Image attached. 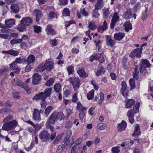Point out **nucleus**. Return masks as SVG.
Returning a JSON list of instances; mask_svg holds the SVG:
<instances>
[{"mask_svg": "<svg viewBox=\"0 0 153 153\" xmlns=\"http://www.w3.org/2000/svg\"><path fill=\"white\" fill-rule=\"evenodd\" d=\"M126 104L125 107L126 108H130L134 104L135 101L133 99H126L125 100Z\"/></svg>", "mask_w": 153, "mask_h": 153, "instance_id": "obj_17", "label": "nucleus"}, {"mask_svg": "<svg viewBox=\"0 0 153 153\" xmlns=\"http://www.w3.org/2000/svg\"><path fill=\"white\" fill-rule=\"evenodd\" d=\"M46 69V67L44 64H41L39 65L38 67L36 68V70L37 71L39 72H42Z\"/></svg>", "mask_w": 153, "mask_h": 153, "instance_id": "obj_35", "label": "nucleus"}, {"mask_svg": "<svg viewBox=\"0 0 153 153\" xmlns=\"http://www.w3.org/2000/svg\"><path fill=\"white\" fill-rule=\"evenodd\" d=\"M56 16L55 13L53 12L50 11L48 15L49 17L51 19H52L55 17Z\"/></svg>", "mask_w": 153, "mask_h": 153, "instance_id": "obj_64", "label": "nucleus"}, {"mask_svg": "<svg viewBox=\"0 0 153 153\" xmlns=\"http://www.w3.org/2000/svg\"><path fill=\"white\" fill-rule=\"evenodd\" d=\"M16 62L18 64H22L26 63V59L25 58H21V57L16 58L15 59Z\"/></svg>", "mask_w": 153, "mask_h": 153, "instance_id": "obj_33", "label": "nucleus"}, {"mask_svg": "<svg viewBox=\"0 0 153 153\" xmlns=\"http://www.w3.org/2000/svg\"><path fill=\"white\" fill-rule=\"evenodd\" d=\"M72 122L71 121L67 122L65 124V127L66 128H71L72 126Z\"/></svg>", "mask_w": 153, "mask_h": 153, "instance_id": "obj_55", "label": "nucleus"}, {"mask_svg": "<svg viewBox=\"0 0 153 153\" xmlns=\"http://www.w3.org/2000/svg\"><path fill=\"white\" fill-rule=\"evenodd\" d=\"M52 90L51 88H47L45 90L44 92H40L39 94H36L33 98V99L35 100H41L44 101L47 97L50 96Z\"/></svg>", "mask_w": 153, "mask_h": 153, "instance_id": "obj_3", "label": "nucleus"}, {"mask_svg": "<svg viewBox=\"0 0 153 153\" xmlns=\"http://www.w3.org/2000/svg\"><path fill=\"white\" fill-rule=\"evenodd\" d=\"M88 28L91 30H94L97 27V26L95 23L92 22H90L88 23Z\"/></svg>", "mask_w": 153, "mask_h": 153, "instance_id": "obj_46", "label": "nucleus"}, {"mask_svg": "<svg viewBox=\"0 0 153 153\" xmlns=\"http://www.w3.org/2000/svg\"><path fill=\"white\" fill-rule=\"evenodd\" d=\"M127 126V123L126 122L123 120L122 121L121 123L119 124L118 125V130L120 132L125 130Z\"/></svg>", "mask_w": 153, "mask_h": 153, "instance_id": "obj_16", "label": "nucleus"}, {"mask_svg": "<svg viewBox=\"0 0 153 153\" xmlns=\"http://www.w3.org/2000/svg\"><path fill=\"white\" fill-rule=\"evenodd\" d=\"M45 125L46 127L50 129L51 131L50 139L52 140L54 139L55 138L56 136V133L54 131L53 126L51 125L50 123L49 122H46Z\"/></svg>", "mask_w": 153, "mask_h": 153, "instance_id": "obj_10", "label": "nucleus"}, {"mask_svg": "<svg viewBox=\"0 0 153 153\" xmlns=\"http://www.w3.org/2000/svg\"><path fill=\"white\" fill-rule=\"evenodd\" d=\"M140 128L138 124H137L135 126V130L133 133V135L138 136L140 134Z\"/></svg>", "mask_w": 153, "mask_h": 153, "instance_id": "obj_34", "label": "nucleus"}, {"mask_svg": "<svg viewBox=\"0 0 153 153\" xmlns=\"http://www.w3.org/2000/svg\"><path fill=\"white\" fill-rule=\"evenodd\" d=\"M140 104L137 102L135 104L133 109H130L128 111L127 115L128 117L129 121L130 123L132 124L134 122V117L135 114L139 112Z\"/></svg>", "mask_w": 153, "mask_h": 153, "instance_id": "obj_4", "label": "nucleus"}, {"mask_svg": "<svg viewBox=\"0 0 153 153\" xmlns=\"http://www.w3.org/2000/svg\"><path fill=\"white\" fill-rule=\"evenodd\" d=\"M45 31L48 35L53 36L56 34V33L51 25H48L47 26Z\"/></svg>", "mask_w": 153, "mask_h": 153, "instance_id": "obj_12", "label": "nucleus"}, {"mask_svg": "<svg viewBox=\"0 0 153 153\" xmlns=\"http://www.w3.org/2000/svg\"><path fill=\"white\" fill-rule=\"evenodd\" d=\"M109 8L104 9L103 13V15L104 17L107 18L110 15H111V11H109Z\"/></svg>", "mask_w": 153, "mask_h": 153, "instance_id": "obj_36", "label": "nucleus"}, {"mask_svg": "<svg viewBox=\"0 0 153 153\" xmlns=\"http://www.w3.org/2000/svg\"><path fill=\"white\" fill-rule=\"evenodd\" d=\"M84 111H81L79 113V117L80 120H82L85 114V113L84 112Z\"/></svg>", "mask_w": 153, "mask_h": 153, "instance_id": "obj_63", "label": "nucleus"}, {"mask_svg": "<svg viewBox=\"0 0 153 153\" xmlns=\"http://www.w3.org/2000/svg\"><path fill=\"white\" fill-rule=\"evenodd\" d=\"M61 85L59 83L56 84L54 85V90L56 92H58L60 90Z\"/></svg>", "mask_w": 153, "mask_h": 153, "instance_id": "obj_52", "label": "nucleus"}, {"mask_svg": "<svg viewBox=\"0 0 153 153\" xmlns=\"http://www.w3.org/2000/svg\"><path fill=\"white\" fill-rule=\"evenodd\" d=\"M95 108L94 107H91L88 110V114L91 116H93L94 114V111Z\"/></svg>", "mask_w": 153, "mask_h": 153, "instance_id": "obj_58", "label": "nucleus"}, {"mask_svg": "<svg viewBox=\"0 0 153 153\" xmlns=\"http://www.w3.org/2000/svg\"><path fill=\"white\" fill-rule=\"evenodd\" d=\"M138 69V68L137 66H135L134 68V71L133 73V77L134 79L136 80H137L138 78V74L139 73Z\"/></svg>", "mask_w": 153, "mask_h": 153, "instance_id": "obj_37", "label": "nucleus"}, {"mask_svg": "<svg viewBox=\"0 0 153 153\" xmlns=\"http://www.w3.org/2000/svg\"><path fill=\"white\" fill-rule=\"evenodd\" d=\"M32 83L36 85L39 83L41 79V77L40 75L38 73H36L33 75Z\"/></svg>", "mask_w": 153, "mask_h": 153, "instance_id": "obj_11", "label": "nucleus"}, {"mask_svg": "<svg viewBox=\"0 0 153 153\" xmlns=\"http://www.w3.org/2000/svg\"><path fill=\"white\" fill-rule=\"evenodd\" d=\"M34 29V31L37 33H39L41 31V27L37 25H34L33 26Z\"/></svg>", "mask_w": 153, "mask_h": 153, "instance_id": "obj_48", "label": "nucleus"}, {"mask_svg": "<svg viewBox=\"0 0 153 153\" xmlns=\"http://www.w3.org/2000/svg\"><path fill=\"white\" fill-rule=\"evenodd\" d=\"M124 25L125 27V30L126 32H128L129 30L132 29L131 24L129 22H126L124 24Z\"/></svg>", "mask_w": 153, "mask_h": 153, "instance_id": "obj_32", "label": "nucleus"}, {"mask_svg": "<svg viewBox=\"0 0 153 153\" xmlns=\"http://www.w3.org/2000/svg\"><path fill=\"white\" fill-rule=\"evenodd\" d=\"M77 72L80 77H86L88 76V74L85 72L84 69L81 68L77 70Z\"/></svg>", "mask_w": 153, "mask_h": 153, "instance_id": "obj_24", "label": "nucleus"}, {"mask_svg": "<svg viewBox=\"0 0 153 153\" xmlns=\"http://www.w3.org/2000/svg\"><path fill=\"white\" fill-rule=\"evenodd\" d=\"M13 116L9 115L7 116L3 120V124L2 129L9 131L15 129L18 125V121L16 120H13Z\"/></svg>", "mask_w": 153, "mask_h": 153, "instance_id": "obj_1", "label": "nucleus"}, {"mask_svg": "<svg viewBox=\"0 0 153 153\" xmlns=\"http://www.w3.org/2000/svg\"><path fill=\"white\" fill-rule=\"evenodd\" d=\"M2 53L4 54H8L14 56H17L19 54L18 51H15L13 49H10L8 51H2Z\"/></svg>", "mask_w": 153, "mask_h": 153, "instance_id": "obj_21", "label": "nucleus"}, {"mask_svg": "<svg viewBox=\"0 0 153 153\" xmlns=\"http://www.w3.org/2000/svg\"><path fill=\"white\" fill-rule=\"evenodd\" d=\"M141 50L140 48L134 49L133 51L131 52L130 56L132 58H134L135 56L138 57H140L141 56Z\"/></svg>", "mask_w": 153, "mask_h": 153, "instance_id": "obj_14", "label": "nucleus"}, {"mask_svg": "<svg viewBox=\"0 0 153 153\" xmlns=\"http://www.w3.org/2000/svg\"><path fill=\"white\" fill-rule=\"evenodd\" d=\"M131 16V14L130 11L129 10H127L125 12V14L123 15V18L126 19H128L130 18Z\"/></svg>", "mask_w": 153, "mask_h": 153, "instance_id": "obj_39", "label": "nucleus"}, {"mask_svg": "<svg viewBox=\"0 0 153 153\" xmlns=\"http://www.w3.org/2000/svg\"><path fill=\"white\" fill-rule=\"evenodd\" d=\"M94 91L92 89L89 91L87 95V97L88 100H90L93 99L94 95Z\"/></svg>", "mask_w": 153, "mask_h": 153, "instance_id": "obj_38", "label": "nucleus"}, {"mask_svg": "<svg viewBox=\"0 0 153 153\" xmlns=\"http://www.w3.org/2000/svg\"><path fill=\"white\" fill-rule=\"evenodd\" d=\"M104 5L103 0H98L97 4L95 6V10H99L101 9Z\"/></svg>", "mask_w": 153, "mask_h": 153, "instance_id": "obj_23", "label": "nucleus"}, {"mask_svg": "<svg viewBox=\"0 0 153 153\" xmlns=\"http://www.w3.org/2000/svg\"><path fill=\"white\" fill-rule=\"evenodd\" d=\"M34 15L36 17V20L37 19H39L42 16V14L40 10L38 9H36L34 12Z\"/></svg>", "mask_w": 153, "mask_h": 153, "instance_id": "obj_31", "label": "nucleus"}, {"mask_svg": "<svg viewBox=\"0 0 153 153\" xmlns=\"http://www.w3.org/2000/svg\"><path fill=\"white\" fill-rule=\"evenodd\" d=\"M45 125L46 127L50 129L51 131L50 139L52 140L54 139L55 138L56 136V133L54 131L53 126L51 125L50 123L49 122H46Z\"/></svg>", "mask_w": 153, "mask_h": 153, "instance_id": "obj_9", "label": "nucleus"}, {"mask_svg": "<svg viewBox=\"0 0 153 153\" xmlns=\"http://www.w3.org/2000/svg\"><path fill=\"white\" fill-rule=\"evenodd\" d=\"M19 9V8L18 5L15 3L13 4L10 7V9L12 11L15 13H18Z\"/></svg>", "mask_w": 153, "mask_h": 153, "instance_id": "obj_25", "label": "nucleus"}, {"mask_svg": "<svg viewBox=\"0 0 153 153\" xmlns=\"http://www.w3.org/2000/svg\"><path fill=\"white\" fill-rule=\"evenodd\" d=\"M105 72V69L103 67L101 66L99 70H98L96 74V75L97 76H99L104 74Z\"/></svg>", "mask_w": 153, "mask_h": 153, "instance_id": "obj_42", "label": "nucleus"}, {"mask_svg": "<svg viewBox=\"0 0 153 153\" xmlns=\"http://www.w3.org/2000/svg\"><path fill=\"white\" fill-rule=\"evenodd\" d=\"M39 138L43 142L47 141L50 137V134L48 131L44 130L41 131L39 135Z\"/></svg>", "mask_w": 153, "mask_h": 153, "instance_id": "obj_7", "label": "nucleus"}, {"mask_svg": "<svg viewBox=\"0 0 153 153\" xmlns=\"http://www.w3.org/2000/svg\"><path fill=\"white\" fill-rule=\"evenodd\" d=\"M125 36V34L123 33L119 32L115 33L114 35V38L116 40L120 41Z\"/></svg>", "mask_w": 153, "mask_h": 153, "instance_id": "obj_20", "label": "nucleus"}, {"mask_svg": "<svg viewBox=\"0 0 153 153\" xmlns=\"http://www.w3.org/2000/svg\"><path fill=\"white\" fill-rule=\"evenodd\" d=\"M97 127L99 129L103 130L106 127V125L104 123H102L98 124Z\"/></svg>", "mask_w": 153, "mask_h": 153, "instance_id": "obj_44", "label": "nucleus"}, {"mask_svg": "<svg viewBox=\"0 0 153 153\" xmlns=\"http://www.w3.org/2000/svg\"><path fill=\"white\" fill-rule=\"evenodd\" d=\"M9 112V110L7 108H3L0 110V113L2 114H5Z\"/></svg>", "mask_w": 153, "mask_h": 153, "instance_id": "obj_62", "label": "nucleus"}, {"mask_svg": "<svg viewBox=\"0 0 153 153\" xmlns=\"http://www.w3.org/2000/svg\"><path fill=\"white\" fill-rule=\"evenodd\" d=\"M33 21L32 19L30 17L23 18L20 21V24L18 25V28L20 32H23L25 30L26 26L30 25Z\"/></svg>", "mask_w": 153, "mask_h": 153, "instance_id": "obj_2", "label": "nucleus"}, {"mask_svg": "<svg viewBox=\"0 0 153 153\" xmlns=\"http://www.w3.org/2000/svg\"><path fill=\"white\" fill-rule=\"evenodd\" d=\"M120 147L118 146L113 147L112 148L111 152L112 153H119L120 152Z\"/></svg>", "mask_w": 153, "mask_h": 153, "instance_id": "obj_45", "label": "nucleus"}, {"mask_svg": "<svg viewBox=\"0 0 153 153\" xmlns=\"http://www.w3.org/2000/svg\"><path fill=\"white\" fill-rule=\"evenodd\" d=\"M76 108L77 110L81 111H85L87 109L86 107H84L80 102H79L77 103Z\"/></svg>", "mask_w": 153, "mask_h": 153, "instance_id": "obj_30", "label": "nucleus"}, {"mask_svg": "<svg viewBox=\"0 0 153 153\" xmlns=\"http://www.w3.org/2000/svg\"><path fill=\"white\" fill-rule=\"evenodd\" d=\"M119 16L117 12H115L114 14L111 21L110 25L111 28L113 29L116 23L119 21Z\"/></svg>", "mask_w": 153, "mask_h": 153, "instance_id": "obj_8", "label": "nucleus"}, {"mask_svg": "<svg viewBox=\"0 0 153 153\" xmlns=\"http://www.w3.org/2000/svg\"><path fill=\"white\" fill-rule=\"evenodd\" d=\"M141 60L142 62L139 65L140 71L141 73L145 74L146 72V68H150L151 64L147 59H142Z\"/></svg>", "mask_w": 153, "mask_h": 153, "instance_id": "obj_5", "label": "nucleus"}, {"mask_svg": "<svg viewBox=\"0 0 153 153\" xmlns=\"http://www.w3.org/2000/svg\"><path fill=\"white\" fill-rule=\"evenodd\" d=\"M79 148V146H74L71 150V153H76Z\"/></svg>", "mask_w": 153, "mask_h": 153, "instance_id": "obj_56", "label": "nucleus"}, {"mask_svg": "<svg viewBox=\"0 0 153 153\" xmlns=\"http://www.w3.org/2000/svg\"><path fill=\"white\" fill-rule=\"evenodd\" d=\"M77 95V93L76 92L72 96L71 100L73 102H74L77 101L78 99Z\"/></svg>", "mask_w": 153, "mask_h": 153, "instance_id": "obj_57", "label": "nucleus"}, {"mask_svg": "<svg viewBox=\"0 0 153 153\" xmlns=\"http://www.w3.org/2000/svg\"><path fill=\"white\" fill-rule=\"evenodd\" d=\"M22 39H12L10 41V43L12 45H14L16 44L21 43L22 42Z\"/></svg>", "mask_w": 153, "mask_h": 153, "instance_id": "obj_40", "label": "nucleus"}, {"mask_svg": "<svg viewBox=\"0 0 153 153\" xmlns=\"http://www.w3.org/2000/svg\"><path fill=\"white\" fill-rule=\"evenodd\" d=\"M108 27L107 22L105 20L104 21L102 25H100L98 27V31L101 33H102L105 30L107 29Z\"/></svg>", "mask_w": 153, "mask_h": 153, "instance_id": "obj_19", "label": "nucleus"}, {"mask_svg": "<svg viewBox=\"0 0 153 153\" xmlns=\"http://www.w3.org/2000/svg\"><path fill=\"white\" fill-rule=\"evenodd\" d=\"M8 69L7 68L4 67L1 68L0 70V75H1L7 71Z\"/></svg>", "mask_w": 153, "mask_h": 153, "instance_id": "obj_60", "label": "nucleus"}, {"mask_svg": "<svg viewBox=\"0 0 153 153\" xmlns=\"http://www.w3.org/2000/svg\"><path fill=\"white\" fill-rule=\"evenodd\" d=\"M97 60H98L100 63H102L105 61V59L103 56L102 54H100V56L97 58Z\"/></svg>", "mask_w": 153, "mask_h": 153, "instance_id": "obj_59", "label": "nucleus"}, {"mask_svg": "<svg viewBox=\"0 0 153 153\" xmlns=\"http://www.w3.org/2000/svg\"><path fill=\"white\" fill-rule=\"evenodd\" d=\"M44 64L46 67L45 69L47 71H50L54 68V64L53 62L50 61L49 59L46 60Z\"/></svg>", "mask_w": 153, "mask_h": 153, "instance_id": "obj_13", "label": "nucleus"}, {"mask_svg": "<svg viewBox=\"0 0 153 153\" xmlns=\"http://www.w3.org/2000/svg\"><path fill=\"white\" fill-rule=\"evenodd\" d=\"M5 24L6 28H10L12 27L15 24V21L13 19H9L6 20Z\"/></svg>", "mask_w": 153, "mask_h": 153, "instance_id": "obj_22", "label": "nucleus"}, {"mask_svg": "<svg viewBox=\"0 0 153 153\" xmlns=\"http://www.w3.org/2000/svg\"><path fill=\"white\" fill-rule=\"evenodd\" d=\"M14 84L16 85L19 86L22 88H25L27 87V84L26 83H23L22 82L20 81H16Z\"/></svg>", "mask_w": 153, "mask_h": 153, "instance_id": "obj_28", "label": "nucleus"}, {"mask_svg": "<svg viewBox=\"0 0 153 153\" xmlns=\"http://www.w3.org/2000/svg\"><path fill=\"white\" fill-rule=\"evenodd\" d=\"M40 111L35 108L33 114V119L35 120L40 121L41 120L40 116Z\"/></svg>", "mask_w": 153, "mask_h": 153, "instance_id": "obj_15", "label": "nucleus"}, {"mask_svg": "<svg viewBox=\"0 0 153 153\" xmlns=\"http://www.w3.org/2000/svg\"><path fill=\"white\" fill-rule=\"evenodd\" d=\"M100 56L99 53H95L94 55L90 56L89 60L91 62H93L94 60H97V58Z\"/></svg>", "mask_w": 153, "mask_h": 153, "instance_id": "obj_41", "label": "nucleus"}, {"mask_svg": "<svg viewBox=\"0 0 153 153\" xmlns=\"http://www.w3.org/2000/svg\"><path fill=\"white\" fill-rule=\"evenodd\" d=\"M80 12L83 15L85 16H87L88 14L87 12L85 11V9L83 8L81 9Z\"/></svg>", "mask_w": 153, "mask_h": 153, "instance_id": "obj_61", "label": "nucleus"}, {"mask_svg": "<svg viewBox=\"0 0 153 153\" xmlns=\"http://www.w3.org/2000/svg\"><path fill=\"white\" fill-rule=\"evenodd\" d=\"M106 42L107 45L112 48L115 45V42L112 39L111 36L110 35L107 36L106 37Z\"/></svg>", "mask_w": 153, "mask_h": 153, "instance_id": "obj_18", "label": "nucleus"}, {"mask_svg": "<svg viewBox=\"0 0 153 153\" xmlns=\"http://www.w3.org/2000/svg\"><path fill=\"white\" fill-rule=\"evenodd\" d=\"M62 14L64 16H69L70 14L69 10L67 8L64 9L63 11Z\"/></svg>", "mask_w": 153, "mask_h": 153, "instance_id": "obj_51", "label": "nucleus"}, {"mask_svg": "<svg viewBox=\"0 0 153 153\" xmlns=\"http://www.w3.org/2000/svg\"><path fill=\"white\" fill-rule=\"evenodd\" d=\"M92 16L93 17L95 18H98L100 16V14L98 13V11L95 9L93 10L92 13Z\"/></svg>", "mask_w": 153, "mask_h": 153, "instance_id": "obj_47", "label": "nucleus"}, {"mask_svg": "<svg viewBox=\"0 0 153 153\" xmlns=\"http://www.w3.org/2000/svg\"><path fill=\"white\" fill-rule=\"evenodd\" d=\"M121 93L125 97H126L128 94V89L121 90Z\"/></svg>", "mask_w": 153, "mask_h": 153, "instance_id": "obj_54", "label": "nucleus"}, {"mask_svg": "<svg viewBox=\"0 0 153 153\" xmlns=\"http://www.w3.org/2000/svg\"><path fill=\"white\" fill-rule=\"evenodd\" d=\"M67 70L68 72V74H73L74 73V67L72 65L69 66L67 68Z\"/></svg>", "mask_w": 153, "mask_h": 153, "instance_id": "obj_49", "label": "nucleus"}, {"mask_svg": "<svg viewBox=\"0 0 153 153\" xmlns=\"http://www.w3.org/2000/svg\"><path fill=\"white\" fill-rule=\"evenodd\" d=\"M57 119L56 117V113H53L51 115L48 120L47 122H48L50 123L54 124L55 121Z\"/></svg>", "mask_w": 153, "mask_h": 153, "instance_id": "obj_26", "label": "nucleus"}, {"mask_svg": "<svg viewBox=\"0 0 153 153\" xmlns=\"http://www.w3.org/2000/svg\"><path fill=\"white\" fill-rule=\"evenodd\" d=\"M53 109V107L52 106H50L48 107L45 110V115L47 117L50 113L52 111Z\"/></svg>", "mask_w": 153, "mask_h": 153, "instance_id": "obj_50", "label": "nucleus"}, {"mask_svg": "<svg viewBox=\"0 0 153 153\" xmlns=\"http://www.w3.org/2000/svg\"><path fill=\"white\" fill-rule=\"evenodd\" d=\"M69 82L73 85L74 90L76 91L79 88L80 81L78 77H71L69 78Z\"/></svg>", "mask_w": 153, "mask_h": 153, "instance_id": "obj_6", "label": "nucleus"}, {"mask_svg": "<svg viewBox=\"0 0 153 153\" xmlns=\"http://www.w3.org/2000/svg\"><path fill=\"white\" fill-rule=\"evenodd\" d=\"M56 117L57 119H58L60 120H64L65 118V116L61 112H59L57 114L56 113Z\"/></svg>", "mask_w": 153, "mask_h": 153, "instance_id": "obj_29", "label": "nucleus"}, {"mask_svg": "<svg viewBox=\"0 0 153 153\" xmlns=\"http://www.w3.org/2000/svg\"><path fill=\"white\" fill-rule=\"evenodd\" d=\"M131 89H133L135 88V82L134 80L131 78L130 79L129 81Z\"/></svg>", "mask_w": 153, "mask_h": 153, "instance_id": "obj_53", "label": "nucleus"}, {"mask_svg": "<svg viewBox=\"0 0 153 153\" xmlns=\"http://www.w3.org/2000/svg\"><path fill=\"white\" fill-rule=\"evenodd\" d=\"M35 60V58L33 55H29L26 59V62L28 65L32 63Z\"/></svg>", "mask_w": 153, "mask_h": 153, "instance_id": "obj_27", "label": "nucleus"}, {"mask_svg": "<svg viewBox=\"0 0 153 153\" xmlns=\"http://www.w3.org/2000/svg\"><path fill=\"white\" fill-rule=\"evenodd\" d=\"M54 81V79L53 78H51L49 79L45 83V85L48 87L51 86L53 84Z\"/></svg>", "mask_w": 153, "mask_h": 153, "instance_id": "obj_43", "label": "nucleus"}]
</instances>
